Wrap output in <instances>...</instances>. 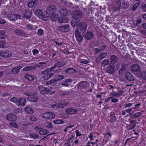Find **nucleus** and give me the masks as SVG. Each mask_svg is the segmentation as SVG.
Segmentation results:
<instances>
[{
    "label": "nucleus",
    "instance_id": "f257e3e1",
    "mask_svg": "<svg viewBox=\"0 0 146 146\" xmlns=\"http://www.w3.org/2000/svg\"><path fill=\"white\" fill-rule=\"evenodd\" d=\"M43 11L42 10H35V14L39 18H41L44 21L48 19V17L49 15L50 14V19L52 22H55L57 21L59 16L57 14L52 13L54 12V10H44Z\"/></svg>",
    "mask_w": 146,
    "mask_h": 146
},
{
    "label": "nucleus",
    "instance_id": "f03ea898",
    "mask_svg": "<svg viewBox=\"0 0 146 146\" xmlns=\"http://www.w3.org/2000/svg\"><path fill=\"white\" fill-rule=\"evenodd\" d=\"M89 83L87 81H82L79 82L77 84V89L81 92H85V93L88 94V92H91V88H90L88 90L87 88L89 86Z\"/></svg>",
    "mask_w": 146,
    "mask_h": 146
},
{
    "label": "nucleus",
    "instance_id": "7ed1b4c3",
    "mask_svg": "<svg viewBox=\"0 0 146 146\" xmlns=\"http://www.w3.org/2000/svg\"><path fill=\"white\" fill-rule=\"evenodd\" d=\"M9 11V10H3L2 14L5 16L7 17L11 21H15L17 19H20L21 16L20 15L17 14H13L12 12L11 11V10Z\"/></svg>",
    "mask_w": 146,
    "mask_h": 146
},
{
    "label": "nucleus",
    "instance_id": "20e7f679",
    "mask_svg": "<svg viewBox=\"0 0 146 146\" xmlns=\"http://www.w3.org/2000/svg\"><path fill=\"white\" fill-rule=\"evenodd\" d=\"M25 95L28 96L27 99L29 101L32 102H37L38 100V97L35 93L26 92L25 93Z\"/></svg>",
    "mask_w": 146,
    "mask_h": 146
},
{
    "label": "nucleus",
    "instance_id": "39448f33",
    "mask_svg": "<svg viewBox=\"0 0 146 146\" xmlns=\"http://www.w3.org/2000/svg\"><path fill=\"white\" fill-rule=\"evenodd\" d=\"M39 90L40 91V93L42 95L46 94H53L54 93L55 91H53L51 92L50 90L48 88H45L42 86H38Z\"/></svg>",
    "mask_w": 146,
    "mask_h": 146
},
{
    "label": "nucleus",
    "instance_id": "423d86ee",
    "mask_svg": "<svg viewBox=\"0 0 146 146\" xmlns=\"http://www.w3.org/2000/svg\"><path fill=\"white\" fill-rule=\"evenodd\" d=\"M41 73L42 75V78L45 80H47L49 79L51 77L54 76V73L49 72L45 69L41 72Z\"/></svg>",
    "mask_w": 146,
    "mask_h": 146
},
{
    "label": "nucleus",
    "instance_id": "0eeeda50",
    "mask_svg": "<svg viewBox=\"0 0 146 146\" xmlns=\"http://www.w3.org/2000/svg\"><path fill=\"white\" fill-rule=\"evenodd\" d=\"M70 28L69 25L68 24H66L59 26L58 28V29L60 32L64 33L68 32L70 31Z\"/></svg>",
    "mask_w": 146,
    "mask_h": 146
},
{
    "label": "nucleus",
    "instance_id": "6e6552de",
    "mask_svg": "<svg viewBox=\"0 0 146 146\" xmlns=\"http://www.w3.org/2000/svg\"><path fill=\"white\" fill-rule=\"evenodd\" d=\"M42 117L46 119L50 120L55 118V114L52 112H47L44 113Z\"/></svg>",
    "mask_w": 146,
    "mask_h": 146
},
{
    "label": "nucleus",
    "instance_id": "1a4fd4ad",
    "mask_svg": "<svg viewBox=\"0 0 146 146\" xmlns=\"http://www.w3.org/2000/svg\"><path fill=\"white\" fill-rule=\"evenodd\" d=\"M22 15L23 18L26 19L30 18L32 15L31 10H24Z\"/></svg>",
    "mask_w": 146,
    "mask_h": 146
},
{
    "label": "nucleus",
    "instance_id": "9d476101",
    "mask_svg": "<svg viewBox=\"0 0 146 146\" xmlns=\"http://www.w3.org/2000/svg\"><path fill=\"white\" fill-rule=\"evenodd\" d=\"M87 25L86 23L83 22L80 23V24L77 27V28L78 30H79L80 33H85L87 29Z\"/></svg>",
    "mask_w": 146,
    "mask_h": 146
},
{
    "label": "nucleus",
    "instance_id": "9b49d317",
    "mask_svg": "<svg viewBox=\"0 0 146 146\" xmlns=\"http://www.w3.org/2000/svg\"><path fill=\"white\" fill-rule=\"evenodd\" d=\"M80 10H74L72 13V17L73 18L80 19L82 16V12L80 11Z\"/></svg>",
    "mask_w": 146,
    "mask_h": 146
},
{
    "label": "nucleus",
    "instance_id": "f8f14e48",
    "mask_svg": "<svg viewBox=\"0 0 146 146\" xmlns=\"http://www.w3.org/2000/svg\"><path fill=\"white\" fill-rule=\"evenodd\" d=\"M12 55V54L9 51L2 50L0 51V56L4 58H9Z\"/></svg>",
    "mask_w": 146,
    "mask_h": 146
},
{
    "label": "nucleus",
    "instance_id": "ddd939ff",
    "mask_svg": "<svg viewBox=\"0 0 146 146\" xmlns=\"http://www.w3.org/2000/svg\"><path fill=\"white\" fill-rule=\"evenodd\" d=\"M34 129L35 130L38 131L39 134L42 135H46L48 132V131L47 129H43L38 126L35 127Z\"/></svg>",
    "mask_w": 146,
    "mask_h": 146
},
{
    "label": "nucleus",
    "instance_id": "4468645a",
    "mask_svg": "<svg viewBox=\"0 0 146 146\" xmlns=\"http://www.w3.org/2000/svg\"><path fill=\"white\" fill-rule=\"evenodd\" d=\"M56 68V67L54 64V66L50 67V68H47L45 70L49 72H53L54 73H59L61 72L62 69L61 68H58L54 70V69Z\"/></svg>",
    "mask_w": 146,
    "mask_h": 146
},
{
    "label": "nucleus",
    "instance_id": "2eb2a0df",
    "mask_svg": "<svg viewBox=\"0 0 146 146\" xmlns=\"http://www.w3.org/2000/svg\"><path fill=\"white\" fill-rule=\"evenodd\" d=\"M74 33L76 40L78 42H80L83 39V37L80 33L78 30L75 31Z\"/></svg>",
    "mask_w": 146,
    "mask_h": 146
},
{
    "label": "nucleus",
    "instance_id": "dca6fc26",
    "mask_svg": "<svg viewBox=\"0 0 146 146\" xmlns=\"http://www.w3.org/2000/svg\"><path fill=\"white\" fill-rule=\"evenodd\" d=\"M15 34L18 36L24 37H27L28 36L27 35L26 32H24L20 30L16 29L15 30Z\"/></svg>",
    "mask_w": 146,
    "mask_h": 146
},
{
    "label": "nucleus",
    "instance_id": "f3484780",
    "mask_svg": "<svg viewBox=\"0 0 146 146\" xmlns=\"http://www.w3.org/2000/svg\"><path fill=\"white\" fill-rule=\"evenodd\" d=\"M130 123L127 125V129L129 130H131L135 127L137 122L135 120H131L130 121Z\"/></svg>",
    "mask_w": 146,
    "mask_h": 146
},
{
    "label": "nucleus",
    "instance_id": "a211bd4d",
    "mask_svg": "<svg viewBox=\"0 0 146 146\" xmlns=\"http://www.w3.org/2000/svg\"><path fill=\"white\" fill-rule=\"evenodd\" d=\"M80 20L79 19L73 18L71 22V26L74 27L76 26L77 27L80 24Z\"/></svg>",
    "mask_w": 146,
    "mask_h": 146
},
{
    "label": "nucleus",
    "instance_id": "6ab92c4d",
    "mask_svg": "<svg viewBox=\"0 0 146 146\" xmlns=\"http://www.w3.org/2000/svg\"><path fill=\"white\" fill-rule=\"evenodd\" d=\"M77 111V109L71 108L66 109L65 112L67 115H72L76 113Z\"/></svg>",
    "mask_w": 146,
    "mask_h": 146
},
{
    "label": "nucleus",
    "instance_id": "aec40b11",
    "mask_svg": "<svg viewBox=\"0 0 146 146\" xmlns=\"http://www.w3.org/2000/svg\"><path fill=\"white\" fill-rule=\"evenodd\" d=\"M16 116L13 113L8 114L6 117V120L8 121H13L17 119Z\"/></svg>",
    "mask_w": 146,
    "mask_h": 146
},
{
    "label": "nucleus",
    "instance_id": "412c9836",
    "mask_svg": "<svg viewBox=\"0 0 146 146\" xmlns=\"http://www.w3.org/2000/svg\"><path fill=\"white\" fill-rule=\"evenodd\" d=\"M66 62L64 60H60L56 62L54 64L56 67L60 68L64 66Z\"/></svg>",
    "mask_w": 146,
    "mask_h": 146
},
{
    "label": "nucleus",
    "instance_id": "4be33fe9",
    "mask_svg": "<svg viewBox=\"0 0 146 146\" xmlns=\"http://www.w3.org/2000/svg\"><path fill=\"white\" fill-rule=\"evenodd\" d=\"M26 102V100L23 98H20L18 99V102L17 103V105L18 106L20 105L21 106H24Z\"/></svg>",
    "mask_w": 146,
    "mask_h": 146
},
{
    "label": "nucleus",
    "instance_id": "5701e85b",
    "mask_svg": "<svg viewBox=\"0 0 146 146\" xmlns=\"http://www.w3.org/2000/svg\"><path fill=\"white\" fill-rule=\"evenodd\" d=\"M112 136V134L110 132H107L105 134H104V140L105 141V143H107L110 138H111V137Z\"/></svg>",
    "mask_w": 146,
    "mask_h": 146
},
{
    "label": "nucleus",
    "instance_id": "b1692460",
    "mask_svg": "<svg viewBox=\"0 0 146 146\" xmlns=\"http://www.w3.org/2000/svg\"><path fill=\"white\" fill-rule=\"evenodd\" d=\"M125 77L126 79L129 81H132L135 80V77L129 72L126 73Z\"/></svg>",
    "mask_w": 146,
    "mask_h": 146
},
{
    "label": "nucleus",
    "instance_id": "393cba45",
    "mask_svg": "<svg viewBox=\"0 0 146 146\" xmlns=\"http://www.w3.org/2000/svg\"><path fill=\"white\" fill-rule=\"evenodd\" d=\"M131 69V71L134 72L139 71L141 70L140 66L137 64H135L132 65Z\"/></svg>",
    "mask_w": 146,
    "mask_h": 146
},
{
    "label": "nucleus",
    "instance_id": "a878e982",
    "mask_svg": "<svg viewBox=\"0 0 146 146\" xmlns=\"http://www.w3.org/2000/svg\"><path fill=\"white\" fill-rule=\"evenodd\" d=\"M106 72L110 74H114L115 72L114 67L110 65L109 66L107 67L106 70Z\"/></svg>",
    "mask_w": 146,
    "mask_h": 146
},
{
    "label": "nucleus",
    "instance_id": "bb28decb",
    "mask_svg": "<svg viewBox=\"0 0 146 146\" xmlns=\"http://www.w3.org/2000/svg\"><path fill=\"white\" fill-rule=\"evenodd\" d=\"M70 10H59V12L61 15L63 16H66V15L69 14L71 13Z\"/></svg>",
    "mask_w": 146,
    "mask_h": 146
},
{
    "label": "nucleus",
    "instance_id": "cd10ccee",
    "mask_svg": "<svg viewBox=\"0 0 146 146\" xmlns=\"http://www.w3.org/2000/svg\"><path fill=\"white\" fill-rule=\"evenodd\" d=\"M65 72L68 74H71L75 73L76 71L72 68H69L66 69Z\"/></svg>",
    "mask_w": 146,
    "mask_h": 146
},
{
    "label": "nucleus",
    "instance_id": "c85d7f7f",
    "mask_svg": "<svg viewBox=\"0 0 146 146\" xmlns=\"http://www.w3.org/2000/svg\"><path fill=\"white\" fill-rule=\"evenodd\" d=\"M118 60L117 57L115 55H112L111 57V64L114 65L116 63Z\"/></svg>",
    "mask_w": 146,
    "mask_h": 146
},
{
    "label": "nucleus",
    "instance_id": "c756f323",
    "mask_svg": "<svg viewBox=\"0 0 146 146\" xmlns=\"http://www.w3.org/2000/svg\"><path fill=\"white\" fill-rule=\"evenodd\" d=\"M127 65L125 63H123L121 65V68L119 71V74H122L127 69Z\"/></svg>",
    "mask_w": 146,
    "mask_h": 146
},
{
    "label": "nucleus",
    "instance_id": "7c9ffc66",
    "mask_svg": "<svg viewBox=\"0 0 146 146\" xmlns=\"http://www.w3.org/2000/svg\"><path fill=\"white\" fill-rule=\"evenodd\" d=\"M25 111L27 114H31L34 113L33 110L31 108L27 106L25 108Z\"/></svg>",
    "mask_w": 146,
    "mask_h": 146
},
{
    "label": "nucleus",
    "instance_id": "2f4dec72",
    "mask_svg": "<svg viewBox=\"0 0 146 146\" xmlns=\"http://www.w3.org/2000/svg\"><path fill=\"white\" fill-rule=\"evenodd\" d=\"M72 82V80L70 79L67 78L64 81L62 82V84L65 86H67L69 85Z\"/></svg>",
    "mask_w": 146,
    "mask_h": 146
},
{
    "label": "nucleus",
    "instance_id": "473e14b6",
    "mask_svg": "<svg viewBox=\"0 0 146 146\" xmlns=\"http://www.w3.org/2000/svg\"><path fill=\"white\" fill-rule=\"evenodd\" d=\"M24 77L29 81H33L35 79L34 77L33 76L29 75L28 73L25 74Z\"/></svg>",
    "mask_w": 146,
    "mask_h": 146
},
{
    "label": "nucleus",
    "instance_id": "72a5a7b5",
    "mask_svg": "<svg viewBox=\"0 0 146 146\" xmlns=\"http://www.w3.org/2000/svg\"><path fill=\"white\" fill-rule=\"evenodd\" d=\"M64 78V76L62 75H56L54 77V80H55L56 82L62 80Z\"/></svg>",
    "mask_w": 146,
    "mask_h": 146
},
{
    "label": "nucleus",
    "instance_id": "f704fd0d",
    "mask_svg": "<svg viewBox=\"0 0 146 146\" xmlns=\"http://www.w3.org/2000/svg\"><path fill=\"white\" fill-rule=\"evenodd\" d=\"M21 68V67L16 66L12 69V72L14 74H16L19 72V70Z\"/></svg>",
    "mask_w": 146,
    "mask_h": 146
},
{
    "label": "nucleus",
    "instance_id": "c9c22d12",
    "mask_svg": "<svg viewBox=\"0 0 146 146\" xmlns=\"http://www.w3.org/2000/svg\"><path fill=\"white\" fill-rule=\"evenodd\" d=\"M109 63L110 61L108 59H104L102 62L101 66L102 67H104L109 65Z\"/></svg>",
    "mask_w": 146,
    "mask_h": 146
},
{
    "label": "nucleus",
    "instance_id": "e433bc0d",
    "mask_svg": "<svg viewBox=\"0 0 146 146\" xmlns=\"http://www.w3.org/2000/svg\"><path fill=\"white\" fill-rule=\"evenodd\" d=\"M143 113V111H141L139 112H136L133 115V117L134 118L136 119L142 115Z\"/></svg>",
    "mask_w": 146,
    "mask_h": 146
},
{
    "label": "nucleus",
    "instance_id": "4c0bfd02",
    "mask_svg": "<svg viewBox=\"0 0 146 146\" xmlns=\"http://www.w3.org/2000/svg\"><path fill=\"white\" fill-rule=\"evenodd\" d=\"M56 83L55 80L54 79H51L50 80L48 81L46 83V84L47 85H54Z\"/></svg>",
    "mask_w": 146,
    "mask_h": 146
},
{
    "label": "nucleus",
    "instance_id": "58836bf2",
    "mask_svg": "<svg viewBox=\"0 0 146 146\" xmlns=\"http://www.w3.org/2000/svg\"><path fill=\"white\" fill-rule=\"evenodd\" d=\"M85 38L87 40H90L91 38V32H88L84 35Z\"/></svg>",
    "mask_w": 146,
    "mask_h": 146
},
{
    "label": "nucleus",
    "instance_id": "ea45409f",
    "mask_svg": "<svg viewBox=\"0 0 146 146\" xmlns=\"http://www.w3.org/2000/svg\"><path fill=\"white\" fill-rule=\"evenodd\" d=\"M53 123L55 124H62L64 122L61 119H56L53 121Z\"/></svg>",
    "mask_w": 146,
    "mask_h": 146
},
{
    "label": "nucleus",
    "instance_id": "a19ab883",
    "mask_svg": "<svg viewBox=\"0 0 146 146\" xmlns=\"http://www.w3.org/2000/svg\"><path fill=\"white\" fill-rule=\"evenodd\" d=\"M100 42L99 41L95 40L93 42L92 44L94 47H97L99 46Z\"/></svg>",
    "mask_w": 146,
    "mask_h": 146
},
{
    "label": "nucleus",
    "instance_id": "79ce46f5",
    "mask_svg": "<svg viewBox=\"0 0 146 146\" xmlns=\"http://www.w3.org/2000/svg\"><path fill=\"white\" fill-rule=\"evenodd\" d=\"M52 123L51 122H45L44 123V125L48 128H52Z\"/></svg>",
    "mask_w": 146,
    "mask_h": 146
},
{
    "label": "nucleus",
    "instance_id": "37998d69",
    "mask_svg": "<svg viewBox=\"0 0 146 146\" xmlns=\"http://www.w3.org/2000/svg\"><path fill=\"white\" fill-rule=\"evenodd\" d=\"M55 43L56 45L59 47H61L62 48H63L64 47V45L62 42H59L58 41H55Z\"/></svg>",
    "mask_w": 146,
    "mask_h": 146
},
{
    "label": "nucleus",
    "instance_id": "c03bdc74",
    "mask_svg": "<svg viewBox=\"0 0 146 146\" xmlns=\"http://www.w3.org/2000/svg\"><path fill=\"white\" fill-rule=\"evenodd\" d=\"M107 55V52H102L101 53L100 55H99L100 57L102 59L104 58H105L106 56Z\"/></svg>",
    "mask_w": 146,
    "mask_h": 146
},
{
    "label": "nucleus",
    "instance_id": "a18cd8bd",
    "mask_svg": "<svg viewBox=\"0 0 146 146\" xmlns=\"http://www.w3.org/2000/svg\"><path fill=\"white\" fill-rule=\"evenodd\" d=\"M18 99L15 97H12L10 100V101L15 103L17 105V103L18 102Z\"/></svg>",
    "mask_w": 146,
    "mask_h": 146
},
{
    "label": "nucleus",
    "instance_id": "49530a36",
    "mask_svg": "<svg viewBox=\"0 0 146 146\" xmlns=\"http://www.w3.org/2000/svg\"><path fill=\"white\" fill-rule=\"evenodd\" d=\"M43 33L44 32L42 29H40L38 30L37 34L38 35L41 36Z\"/></svg>",
    "mask_w": 146,
    "mask_h": 146
},
{
    "label": "nucleus",
    "instance_id": "de8ad7c7",
    "mask_svg": "<svg viewBox=\"0 0 146 146\" xmlns=\"http://www.w3.org/2000/svg\"><path fill=\"white\" fill-rule=\"evenodd\" d=\"M141 19H137L134 21V24L135 26H137L139 24H140L141 23Z\"/></svg>",
    "mask_w": 146,
    "mask_h": 146
},
{
    "label": "nucleus",
    "instance_id": "09e8293b",
    "mask_svg": "<svg viewBox=\"0 0 146 146\" xmlns=\"http://www.w3.org/2000/svg\"><path fill=\"white\" fill-rule=\"evenodd\" d=\"M79 62L81 64H87L88 62L86 59H81L80 60Z\"/></svg>",
    "mask_w": 146,
    "mask_h": 146
},
{
    "label": "nucleus",
    "instance_id": "8fccbe9b",
    "mask_svg": "<svg viewBox=\"0 0 146 146\" xmlns=\"http://www.w3.org/2000/svg\"><path fill=\"white\" fill-rule=\"evenodd\" d=\"M35 3L34 1H32L29 2L28 4V7L29 8H32L34 5Z\"/></svg>",
    "mask_w": 146,
    "mask_h": 146
},
{
    "label": "nucleus",
    "instance_id": "3c124183",
    "mask_svg": "<svg viewBox=\"0 0 146 146\" xmlns=\"http://www.w3.org/2000/svg\"><path fill=\"white\" fill-rule=\"evenodd\" d=\"M59 108V105L57 104H54L51 106V108L54 110H57Z\"/></svg>",
    "mask_w": 146,
    "mask_h": 146
},
{
    "label": "nucleus",
    "instance_id": "603ef678",
    "mask_svg": "<svg viewBox=\"0 0 146 146\" xmlns=\"http://www.w3.org/2000/svg\"><path fill=\"white\" fill-rule=\"evenodd\" d=\"M115 120L116 118L115 115L114 114L113 115H111L110 117V122L112 123L114 121H115Z\"/></svg>",
    "mask_w": 146,
    "mask_h": 146
},
{
    "label": "nucleus",
    "instance_id": "864d4df0",
    "mask_svg": "<svg viewBox=\"0 0 146 146\" xmlns=\"http://www.w3.org/2000/svg\"><path fill=\"white\" fill-rule=\"evenodd\" d=\"M110 94L112 96H113L115 97H117L118 96H121V94L120 93H117L115 92H111L110 93Z\"/></svg>",
    "mask_w": 146,
    "mask_h": 146
},
{
    "label": "nucleus",
    "instance_id": "5fc2aeb1",
    "mask_svg": "<svg viewBox=\"0 0 146 146\" xmlns=\"http://www.w3.org/2000/svg\"><path fill=\"white\" fill-rule=\"evenodd\" d=\"M129 5L128 3H125L123 5V9H126L129 7Z\"/></svg>",
    "mask_w": 146,
    "mask_h": 146
},
{
    "label": "nucleus",
    "instance_id": "6e6d98bb",
    "mask_svg": "<svg viewBox=\"0 0 146 146\" xmlns=\"http://www.w3.org/2000/svg\"><path fill=\"white\" fill-rule=\"evenodd\" d=\"M9 124L11 126L14 128H17L18 127V125L16 123L10 122Z\"/></svg>",
    "mask_w": 146,
    "mask_h": 146
},
{
    "label": "nucleus",
    "instance_id": "4d7b16f0",
    "mask_svg": "<svg viewBox=\"0 0 146 146\" xmlns=\"http://www.w3.org/2000/svg\"><path fill=\"white\" fill-rule=\"evenodd\" d=\"M140 3L139 2L135 3L133 6L132 9H136L137 8H139V5Z\"/></svg>",
    "mask_w": 146,
    "mask_h": 146
},
{
    "label": "nucleus",
    "instance_id": "13d9d810",
    "mask_svg": "<svg viewBox=\"0 0 146 146\" xmlns=\"http://www.w3.org/2000/svg\"><path fill=\"white\" fill-rule=\"evenodd\" d=\"M133 104L129 103L128 104H126L125 105V108H129L131 107Z\"/></svg>",
    "mask_w": 146,
    "mask_h": 146
},
{
    "label": "nucleus",
    "instance_id": "bf43d9fd",
    "mask_svg": "<svg viewBox=\"0 0 146 146\" xmlns=\"http://www.w3.org/2000/svg\"><path fill=\"white\" fill-rule=\"evenodd\" d=\"M93 51L96 53H99L100 52H101V50H100V48H94L93 49Z\"/></svg>",
    "mask_w": 146,
    "mask_h": 146
},
{
    "label": "nucleus",
    "instance_id": "052dcab7",
    "mask_svg": "<svg viewBox=\"0 0 146 146\" xmlns=\"http://www.w3.org/2000/svg\"><path fill=\"white\" fill-rule=\"evenodd\" d=\"M107 47L106 45H102L101 46H100L99 47V48H100V50H101V52L103 51Z\"/></svg>",
    "mask_w": 146,
    "mask_h": 146
},
{
    "label": "nucleus",
    "instance_id": "680f3d73",
    "mask_svg": "<svg viewBox=\"0 0 146 146\" xmlns=\"http://www.w3.org/2000/svg\"><path fill=\"white\" fill-rule=\"evenodd\" d=\"M119 100V99H117L116 98H114L113 97V98L111 99V102L113 103H117L118 102Z\"/></svg>",
    "mask_w": 146,
    "mask_h": 146
},
{
    "label": "nucleus",
    "instance_id": "e2e57ef3",
    "mask_svg": "<svg viewBox=\"0 0 146 146\" xmlns=\"http://www.w3.org/2000/svg\"><path fill=\"white\" fill-rule=\"evenodd\" d=\"M57 21L59 23H64L62 16H61L60 17H58L57 20Z\"/></svg>",
    "mask_w": 146,
    "mask_h": 146
},
{
    "label": "nucleus",
    "instance_id": "0e129e2a",
    "mask_svg": "<svg viewBox=\"0 0 146 146\" xmlns=\"http://www.w3.org/2000/svg\"><path fill=\"white\" fill-rule=\"evenodd\" d=\"M32 51L33 55L34 56H36L37 54H38L39 53L38 51L36 49H35L33 50Z\"/></svg>",
    "mask_w": 146,
    "mask_h": 146
},
{
    "label": "nucleus",
    "instance_id": "69168bd1",
    "mask_svg": "<svg viewBox=\"0 0 146 146\" xmlns=\"http://www.w3.org/2000/svg\"><path fill=\"white\" fill-rule=\"evenodd\" d=\"M133 133L135 135H137V136L135 137L138 138L139 136V131H138L136 130V131L135 129L133 130Z\"/></svg>",
    "mask_w": 146,
    "mask_h": 146
},
{
    "label": "nucleus",
    "instance_id": "338daca9",
    "mask_svg": "<svg viewBox=\"0 0 146 146\" xmlns=\"http://www.w3.org/2000/svg\"><path fill=\"white\" fill-rule=\"evenodd\" d=\"M31 67L29 66H26L23 69L24 71H27L31 70Z\"/></svg>",
    "mask_w": 146,
    "mask_h": 146
},
{
    "label": "nucleus",
    "instance_id": "774afa93",
    "mask_svg": "<svg viewBox=\"0 0 146 146\" xmlns=\"http://www.w3.org/2000/svg\"><path fill=\"white\" fill-rule=\"evenodd\" d=\"M141 76L144 80H146V71L142 73Z\"/></svg>",
    "mask_w": 146,
    "mask_h": 146
}]
</instances>
